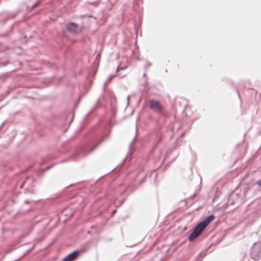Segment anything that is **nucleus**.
Segmentation results:
<instances>
[{"label": "nucleus", "instance_id": "nucleus-3", "mask_svg": "<svg viewBox=\"0 0 261 261\" xmlns=\"http://www.w3.org/2000/svg\"><path fill=\"white\" fill-rule=\"evenodd\" d=\"M150 109L156 113H161L162 111V107L159 101L151 99L149 102Z\"/></svg>", "mask_w": 261, "mask_h": 261}, {"label": "nucleus", "instance_id": "nucleus-6", "mask_svg": "<svg viewBox=\"0 0 261 261\" xmlns=\"http://www.w3.org/2000/svg\"><path fill=\"white\" fill-rule=\"evenodd\" d=\"M256 184L258 185L259 187H261V179L259 180H258Z\"/></svg>", "mask_w": 261, "mask_h": 261}, {"label": "nucleus", "instance_id": "nucleus-7", "mask_svg": "<svg viewBox=\"0 0 261 261\" xmlns=\"http://www.w3.org/2000/svg\"><path fill=\"white\" fill-rule=\"evenodd\" d=\"M124 68H121L120 69H119V68H117V71H119V70L123 69Z\"/></svg>", "mask_w": 261, "mask_h": 261}, {"label": "nucleus", "instance_id": "nucleus-2", "mask_svg": "<svg viewBox=\"0 0 261 261\" xmlns=\"http://www.w3.org/2000/svg\"><path fill=\"white\" fill-rule=\"evenodd\" d=\"M250 255L254 260L261 259V240L253 244L250 249Z\"/></svg>", "mask_w": 261, "mask_h": 261}, {"label": "nucleus", "instance_id": "nucleus-4", "mask_svg": "<svg viewBox=\"0 0 261 261\" xmlns=\"http://www.w3.org/2000/svg\"><path fill=\"white\" fill-rule=\"evenodd\" d=\"M80 251L79 250L74 251L69 254L63 259V261H74L79 255Z\"/></svg>", "mask_w": 261, "mask_h": 261}, {"label": "nucleus", "instance_id": "nucleus-1", "mask_svg": "<svg viewBox=\"0 0 261 261\" xmlns=\"http://www.w3.org/2000/svg\"><path fill=\"white\" fill-rule=\"evenodd\" d=\"M214 219L215 216L213 215H211L207 217L204 220L199 223L195 227L193 232L189 237V240L191 241L194 240Z\"/></svg>", "mask_w": 261, "mask_h": 261}, {"label": "nucleus", "instance_id": "nucleus-5", "mask_svg": "<svg viewBox=\"0 0 261 261\" xmlns=\"http://www.w3.org/2000/svg\"><path fill=\"white\" fill-rule=\"evenodd\" d=\"M67 29L68 31L71 33H75L77 29V25L74 23H70L67 25Z\"/></svg>", "mask_w": 261, "mask_h": 261}]
</instances>
